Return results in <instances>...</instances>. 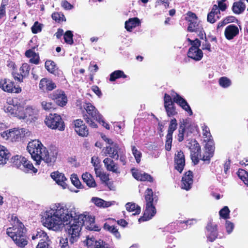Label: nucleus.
Instances as JSON below:
<instances>
[{
	"instance_id": "obj_1",
	"label": "nucleus",
	"mask_w": 248,
	"mask_h": 248,
	"mask_svg": "<svg viewBox=\"0 0 248 248\" xmlns=\"http://www.w3.org/2000/svg\"><path fill=\"white\" fill-rule=\"evenodd\" d=\"M43 224L50 230L58 231L67 225L66 231L71 244L77 241L83 225L90 231H98L100 229L94 224V217L85 212L79 214L74 205L56 203L47 209L43 217Z\"/></svg>"
},
{
	"instance_id": "obj_2",
	"label": "nucleus",
	"mask_w": 248,
	"mask_h": 248,
	"mask_svg": "<svg viewBox=\"0 0 248 248\" xmlns=\"http://www.w3.org/2000/svg\"><path fill=\"white\" fill-rule=\"evenodd\" d=\"M27 149L31 158L36 162V165H39L42 161H44L51 165L55 161L57 155L56 150L48 151L38 140L29 142Z\"/></svg>"
},
{
	"instance_id": "obj_3",
	"label": "nucleus",
	"mask_w": 248,
	"mask_h": 248,
	"mask_svg": "<svg viewBox=\"0 0 248 248\" xmlns=\"http://www.w3.org/2000/svg\"><path fill=\"white\" fill-rule=\"evenodd\" d=\"M146 207L143 216L139 219L140 222L146 221L151 219L156 214L155 205L157 202L158 198L155 194H154L151 188H147L145 192Z\"/></svg>"
},
{
	"instance_id": "obj_4",
	"label": "nucleus",
	"mask_w": 248,
	"mask_h": 248,
	"mask_svg": "<svg viewBox=\"0 0 248 248\" xmlns=\"http://www.w3.org/2000/svg\"><path fill=\"white\" fill-rule=\"evenodd\" d=\"M83 107L88 114L83 116L84 120L91 127L96 128L97 124L93 121H100L101 115L91 103L85 102L83 104Z\"/></svg>"
},
{
	"instance_id": "obj_5",
	"label": "nucleus",
	"mask_w": 248,
	"mask_h": 248,
	"mask_svg": "<svg viewBox=\"0 0 248 248\" xmlns=\"http://www.w3.org/2000/svg\"><path fill=\"white\" fill-rule=\"evenodd\" d=\"M45 122L48 127L52 129H58L60 131L64 129V123L61 116L57 114H49L46 117Z\"/></svg>"
},
{
	"instance_id": "obj_6",
	"label": "nucleus",
	"mask_w": 248,
	"mask_h": 248,
	"mask_svg": "<svg viewBox=\"0 0 248 248\" xmlns=\"http://www.w3.org/2000/svg\"><path fill=\"white\" fill-rule=\"evenodd\" d=\"M13 225L12 227L7 228L6 233L10 237L16 236L19 234L26 233V229L24 224L19 220L16 217H13Z\"/></svg>"
},
{
	"instance_id": "obj_7",
	"label": "nucleus",
	"mask_w": 248,
	"mask_h": 248,
	"mask_svg": "<svg viewBox=\"0 0 248 248\" xmlns=\"http://www.w3.org/2000/svg\"><path fill=\"white\" fill-rule=\"evenodd\" d=\"M38 116V110L35 108L28 106L25 109L22 107L21 114L18 115V118L30 123L36 120Z\"/></svg>"
},
{
	"instance_id": "obj_8",
	"label": "nucleus",
	"mask_w": 248,
	"mask_h": 248,
	"mask_svg": "<svg viewBox=\"0 0 248 248\" xmlns=\"http://www.w3.org/2000/svg\"><path fill=\"white\" fill-rule=\"evenodd\" d=\"M187 21L189 22L187 30L189 32H195L201 30L202 25L200 24L196 15L192 12H188L186 17Z\"/></svg>"
},
{
	"instance_id": "obj_9",
	"label": "nucleus",
	"mask_w": 248,
	"mask_h": 248,
	"mask_svg": "<svg viewBox=\"0 0 248 248\" xmlns=\"http://www.w3.org/2000/svg\"><path fill=\"white\" fill-rule=\"evenodd\" d=\"M30 133L28 129L24 128L11 129V134H10V140L12 142L18 141L22 138L29 136Z\"/></svg>"
},
{
	"instance_id": "obj_10",
	"label": "nucleus",
	"mask_w": 248,
	"mask_h": 248,
	"mask_svg": "<svg viewBox=\"0 0 248 248\" xmlns=\"http://www.w3.org/2000/svg\"><path fill=\"white\" fill-rule=\"evenodd\" d=\"M177 126V121L175 119H173L170 121L168 130V133L166 136V140L165 144V149L169 151L171 148V143L172 141V134L173 132L176 129Z\"/></svg>"
},
{
	"instance_id": "obj_11",
	"label": "nucleus",
	"mask_w": 248,
	"mask_h": 248,
	"mask_svg": "<svg viewBox=\"0 0 248 248\" xmlns=\"http://www.w3.org/2000/svg\"><path fill=\"white\" fill-rule=\"evenodd\" d=\"M188 144H191V145L187 146L191 150V157L194 164H198L199 162V156L200 155L201 148L199 144L195 140H191Z\"/></svg>"
},
{
	"instance_id": "obj_12",
	"label": "nucleus",
	"mask_w": 248,
	"mask_h": 248,
	"mask_svg": "<svg viewBox=\"0 0 248 248\" xmlns=\"http://www.w3.org/2000/svg\"><path fill=\"white\" fill-rule=\"evenodd\" d=\"M122 149L117 144L114 143L107 146L103 151L105 155H108L112 158L118 159V154Z\"/></svg>"
},
{
	"instance_id": "obj_13",
	"label": "nucleus",
	"mask_w": 248,
	"mask_h": 248,
	"mask_svg": "<svg viewBox=\"0 0 248 248\" xmlns=\"http://www.w3.org/2000/svg\"><path fill=\"white\" fill-rule=\"evenodd\" d=\"M172 96L174 102L186 111L189 115L191 116L192 115L193 112L190 107L184 98L176 93L175 95H172Z\"/></svg>"
},
{
	"instance_id": "obj_14",
	"label": "nucleus",
	"mask_w": 248,
	"mask_h": 248,
	"mask_svg": "<svg viewBox=\"0 0 248 248\" xmlns=\"http://www.w3.org/2000/svg\"><path fill=\"white\" fill-rule=\"evenodd\" d=\"M75 131L80 136L86 137L89 134L88 129L83 122L78 119L74 122Z\"/></svg>"
},
{
	"instance_id": "obj_15",
	"label": "nucleus",
	"mask_w": 248,
	"mask_h": 248,
	"mask_svg": "<svg viewBox=\"0 0 248 248\" xmlns=\"http://www.w3.org/2000/svg\"><path fill=\"white\" fill-rule=\"evenodd\" d=\"M20 74L13 73V77L16 80L22 82L23 79L27 77L29 74L30 66L28 64L23 63L19 69Z\"/></svg>"
},
{
	"instance_id": "obj_16",
	"label": "nucleus",
	"mask_w": 248,
	"mask_h": 248,
	"mask_svg": "<svg viewBox=\"0 0 248 248\" xmlns=\"http://www.w3.org/2000/svg\"><path fill=\"white\" fill-rule=\"evenodd\" d=\"M206 236L207 240L213 242L217 237V225L212 222L208 223L206 226Z\"/></svg>"
},
{
	"instance_id": "obj_17",
	"label": "nucleus",
	"mask_w": 248,
	"mask_h": 248,
	"mask_svg": "<svg viewBox=\"0 0 248 248\" xmlns=\"http://www.w3.org/2000/svg\"><path fill=\"white\" fill-rule=\"evenodd\" d=\"M174 162L176 165L175 169L181 173L185 165V156L182 151H177L175 154Z\"/></svg>"
},
{
	"instance_id": "obj_18",
	"label": "nucleus",
	"mask_w": 248,
	"mask_h": 248,
	"mask_svg": "<svg viewBox=\"0 0 248 248\" xmlns=\"http://www.w3.org/2000/svg\"><path fill=\"white\" fill-rule=\"evenodd\" d=\"M193 182L192 172L189 170L186 172L184 176L182 177L181 184L182 188L186 190H189L191 188Z\"/></svg>"
},
{
	"instance_id": "obj_19",
	"label": "nucleus",
	"mask_w": 248,
	"mask_h": 248,
	"mask_svg": "<svg viewBox=\"0 0 248 248\" xmlns=\"http://www.w3.org/2000/svg\"><path fill=\"white\" fill-rule=\"evenodd\" d=\"M193 182L192 172L189 170L186 172L184 176L182 177L181 184L182 188L186 190H189L191 188Z\"/></svg>"
},
{
	"instance_id": "obj_20",
	"label": "nucleus",
	"mask_w": 248,
	"mask_h": 248,
	"mask_svg": "<svg viewBox=\"0 0 248 248\" xmlns=\"http://www.w3.org/2000/svg\"><path fill=\"white\" fill-rule=\"evenodd\" d=\"M206 143L205 145V150H206V154H208V156L205 155L203 157V160L204 161L209 162L211 158L213 156L214 152V144L212 140H204Z\"/></svg>"
},
{
	"instance_id": "obj_21",
	"label": "nucleus",
	"mask_w": 248,
	"mask_h": 248,
	"mask_svg": "<svg viewBox=\"0 0 248 248\" xmlns=\"http://www.w3.org/2000/svg\"><path fill=\"white\" fill-rule=\"evenodd\" d=\"M39 88L44 92L52 91L56 88L55 84L51 80L46 78H42L39 84Z\"/></svg>"
},
{
	"instance_id": "obj_22",
	"label": "nucleus",
	"mask_w": 248,
	"mask_h": 248,
	"mask_svg": "<svg viewBox=\"0 0 248 248\" xmlns=\"http://www.w3.org/2000/svg\"><path fill=\"white\" fill-rule=\"evenodd\" d=\"M53 99L56 103L60 106H64L67 102V98L64 92L62 91H57L53 94Z\"/></svg>"
},
{
	"instance_id": "obj_23",
	"label": "nucleus",
	"mask_w": 248,
	"mask_h": 248,
	"mask_svg": "<svg viewBox=\"0 0 248 248\" xmlns=\"http://www.w3.org/2000/svg\"><path fill=\"white\" fill-rule=\"evenodd\" d=\"M103 163L108 171H112L117 174L120 173L118 164L115 163L111 158L108 157L106 158L103 160Z\"/></svg>"
},
{
	"instance_id": "obj_24",
	"label": "nucleus",
	"mask_w": 248,
	"mask_h": 248,
	"mask_svg": "<svg viewBox=\"0 0 248 248\" xmlns=\"http://www.w3.org/2000/svg\"><path fill=\"white\" fill-rule=\"evenodd\" d=\"M51 178L63 189L66 188L67 184L65 181L67 180L64 174L58 171L53 172L51 174Z\"/></svg>"
},
{
	"instance_id": "obj_25",
	"label": "nucleus",
	"mask_w": 248,
	"mask_h": 248,
	"mask_svg": "<svg viewBox=\"0 0 248 248\" xmlns=\"http://www.w3.org/2000/svg\"><path fill=\"white\" fill-rule=\"evenodd\" d=\"M239 33V29L238 27L233 24L228 26L224 31L225 37L228 40H232Z\"/></svg>"
},
{
	"instance_id": "obj_26",
	"label": "nucleus",
	"mask_w": 248,
	"mask_h": 248,
	"mask_svg": "<svg viewBox=\"0 0 248 248\" xmlns=\"http://www.w3.org/2000/svg\"><path fill=\"white\" fill-rule=\"evenodd\" d=\"M187 56L196 61L201 60L203 57V53L201 49L194 46H191L187 53Z\"/></svg>"
},
{
	"instance_id": "obj_27",
	"label": "nucleus",
	"mask_w": 248,
	"mask_h": 248,
	"mask_svg": "<svg viewBox=\"0 0 248 248\" xmlns=\"http://www.w3.org/2000/svg\"><path fill=\"white\" fill-rule=\"evenodd\" d=\"M16 245L21 248H24L28 244L27 237L26 233L11 237Z\"/></svg>"
},
{
	"instance_id": "obj_28",
	"label": "nucleus",
	"mask_w": 248,
	"mask_h": 248,
	"mask_svg": "<svg viewBox=\"0 0 248 248\" xmlns=\"http://www.w3.org/2000/svg\"><path fill=\"white\" fill-rule=\"evenodd\" d=\"M220 11L217 5H214L211 11L207 15V21L211 23H215L219 18Z\"/></svg>"
},
{
	"instance_id": "obj_29",
	"label": "nucleus",
	"mask_w": 248,
	"mask_h": 248,
	"mask_svg": "<svg viewBox=\"0 0 248 248\" xmlns=\"http://www.w3.org/2000/svg\"><path fill=\"white\" fill-rule=\"evenodd\" d=\"M114 220L108 219L107 222L104 223L103 228L105 230H107L112 233L116 238L120 239L121 238V234L118 232V230L113 225H111L109 221H113Z\"/></svg>"
},
{
	"instance_id": "obj_30",
	"label": "nucleus",
	"mask_w": 248,
	"mask_h": 248,
	"mask_svg": "<svg viewBox=\"0 0 248 248\" xmlns=\"http://www.w3.org/2000/svg\"><path fill=\"white\" fill-rule=\"evenodd\" d=\"M10 156L8 150L3 146L0 145V165H4Z\"/></svg>"
},
{
	"instance_id": "obj_31",
	"label": "nucleus",
	"mask_w": 248,
	"mask_h": 248,
	"mask_svg": "<svg viewBox=\"0 0 248 248\" xmlns=\"http://www.w3.org/2000/svg\"><path fill=\"white\" fill-rule=\"evenodd\" d=\"M22 110V107L16 106L12 105H8L4 108V111L6 112H8L9 114L13 116L16 117L18 118V115L21 114Z\"/></svg>"
},
{
	"instance_id": "obj_32",
	"label": "nucleus",
	"mask_w": 248,
	"mask_h": 248,
	"mask_svg": "<svg viewBox=\"0 0 248 248\" xmlns=\"http://www.w3.org/2000/svg\"><path fill=\"white\" fill-rule=\"evenodd\" d=\"M140 24V20L137 17L130 18L125 22V28L128 31L138 26Z\"/></svg>"
},
{
	"instance_id": "obj_33",
	"label": "nucleus",
	"mask_w": 248,
	"mask_h": 248,
	"mask_svg": "<svg viewBox=\"0 0 248 248\" xmlns=\"http://www.w3.org/2000/svg\"><path fill=\"white\" fill-rule=\"evenodd\" d=\"M0 88L4 91L12 93L14 91V84L10 80L1 79L0 80Z\"/></svg>"
},
{
	"instance_id": "obj_34",
	"label": "nucleus",
	"mask_w": 248,
	"mask_h": 248,
	"mask_svg": "<svg viewBox=\"0 0 248 248\" xmlns=\"http://www.w3.org/2000/svg\"><path fill=\"white\" fill-rule=\"evenodd\" d=\"M32 240L39 239V242H43L48 240V236L46 232L41 229H37L35 234L32 235Z\"/></svg>"
},
{
	"instance_id": "obj_35",
	"label": "nucleus",
	"mask_w": 248,
	"mask_h": 248,
	"mask_svg": "<svg viewBox=\"0 0 248 248\" xmlns=\"http://www.w3.org/2000/svg\"><path fill=\"white\" fill-rule=\"evenodd\" d=\"M25 55L28 58H30V62L32 63L37 64L39 61V56L32 49L27 50L25 53Z\"/></svg>"
},
{
	"instance_id": "obj_36",
	"label": "nucleus",
	"mask_w": 248,
	"mask_h": 248,
	"mask_svg": "<svg viewBox=\"0 0 248 248\" xmlns=\"http://www.w3.org/2000/svg\"><path fill=\"white\" fill-rule=\"evenodd\" d=\"M26 158L21 155H16L12 158V161L14 166L21 169Z\"/></svg>"
},
{
	"instance_id": "obj_37",
	"label": "nucleus",
	"mask_w": 248,
	"mask_h": 248,
	"mask_svg": "<svg viewBox=\"0 0 248 248\" xmlns=\"http://www.w3.org/2000/svg\"><path fill=\"white\" fill-rule=\"evenodd\" d=\"M245 8V4L242 1L234 2L232 7V11L236 14H241L244 11Z\"/></svg>"
},
{
	"instance_id": "obj_38",
	"label": "nucleus",
	"mask_w": 248,
	"mask_h": 248,
	"mask_svg": "<svg viewBox=\"0 0 248 248\" xmlns=\"http://www.w3.org/2000/svg\"><path fill=\"white\" fill-rule=\"evenodd\" d=\"M82 178L83 181L89 187H94L95 186V182L92 176L90 173L87 172L83 173L82 175Z\"/></svg>"
},
{
	"instance_id": "obj_39",
	"label": "nucleus",
	"mask_w": 248,
	"mask_h": 248,
	"mask_svg": "<svg viewBox=\"0 0 248 248\" xmlns=\"http://www.w3.org/2000/svg\"><path fill=\"white\" fill-rule=\"evenodd\" d=\"M126 210L129 212H134L132 215H138L141 211L140 207L134 203L128 202L125 205Z\"/></svg>"
},
{
	"instance_id": "obj_40",
	"label": "nucleus",
	"mask_w": 248,
	"mask_h": 248,
	"mask_svg": "<svg viewBox=\"0 0 248 248\" xmlns=\"http://www.w3.org/2000/svg\"><path fill=\"white\" fill-rule=\"evenodd\" d=\"M45 67L48 72L52 74L55 75L59 74L55 62L52 61H46L45 62Z\"/></svg>"
},
{
	"instance_id": "obj_41",
	"label": "nucleus",
	"mask_w": 248,
	"mask_h": 248,
	"mask_svg": "<svg viewBox=\"0 0 248 248\" xmlns=\"http://www.w3.org/2000/svg\"><path fill=\"white\" fill-rule=\"evenodd\" d=\"M127 76L124 74V72L121 70H116L110 74L109 80L110 81H114L117 79L123 78H126Z\"/></svg>"
},
{
	"instance_id": "obj_42",
	"label": "nucleus",
	"mask_w": 248,
	"mask_h": 248,
	"mask_svg": "<svg viewBox=\"0 0 248 248\" xmlns=\"http://www.w3.org/2000/svg\"><path fill=\"white\" fill-rule=\"evenodd\" d=\"M21 170L26 172L31 171L34 173H36L37 171V170L33 167L32 164L27 159L24 162L23 166Z\"/></svg>"
},
{
	"instance_id": "obj_43",
	"label": "nucleus",
	"mask_w": 248,
	"mask_h": 248,
	"mask_svg": "<svg viewBox=\"0 0 248 248\" xmlns=\"http://www.w3.org/2000/svg\"><path fill=\"white\" fill-rule=\"evenodd\" d=\"M92 202L96 206L100 207H107L110 205L108 202H107L103 200L97 198L93 197L91 200Z\"/></svg>"
},
{
	"instance_id": "obj_44",
	"label": "nucleus",
	"mask_w": 248,
	"mask_h": 248,
	"mask_svg": "<svg viewBox=\"0 0 248 248\" xmlns=\"http://www.w3.org/2000/svg\"><path fill=\"white\" fill-rule=\"evenodd\" d=\"M237 174L238 177L248 186V172L243 169H239Z\"/></svg>"
},
{
	"instance_id": "obj_45",
	"label": "nucleus",
	"mask_w": 248,
	"mask_h": 248,
	"mask_svg": "<svg viewBox=\"0 0 248 248\" xmlns=\"http://www.w3.org/2000/svg\"><path fill=\"white\" fill-rule=\"evenodd\" d=\"M131 150L137 163H139L141 160V153L134 145L131 146Z\"/></svg>"
},
{
	"instance_id": "obj_46",
	"label": "nucleus",
	"mask_w": 248,
	"mask_h": 248,
	"mask_svg": "<svg viewBox=\"0 0 248 248\" xmlns=\"http://www.w3.org/2000/svg\"><path fill=\"white\" fill-rule=\"evenodd\" d=\"M219 84L224 88H228L231 85V80L226 77H223L219 79Z\"/></svg>"
},
{
	"instance_id": "obj_47",
	"label": "nucleus",
	"mask_w": 248,
	"mask_h": 248,
	"mask_svg": "<svg viewBox=\"0 0 248 248\" xmlns=\"http://www.w3.org/2000/svg\"><path fill=\"white\" fill-rule=\"evenodd\" d=\"M186 125L184 123V120H183V123L181 124L179 126V133L178 134V140L179 142L182 141L184 139V133L185 131Z\"/></svg>"
},
{
	"instance_id": "obj_48",
	"label": "nucleus",
	"mask_w": 248,
	"mask_h": 248,
	"mask_svg": "<svg viewBox=\"0 0 248 248\" xmlns=\"http://www.w3.org/2000/svg\"><path fill=\"white\" fill-rule=\"evenodd\" d=\"M73 35L71 31H66L64 34V39L65 43L69 45L72 44L73 43Z\"/></svg>"
},
{
	"instance_id": "obj_49",
	"label": "nucleus",
	"mask_w": 248,
	"mask_h": 248,
	"mask_svg": "<svg viewBox=\"0 0 248 248\" xmlns=\"http://www.w3.org/2000/svg\"><path fill=\"white\" fill-rule=\"evenodd\" d=\"M164 107L168 116L170 117L173 116L176 113L175 108L174 107V103Z\"/></svg>"
},
{
	"instance_id": "obj_50",
	"label": "nucleus",
	"mask_w": 248,
	"mask_h": 248,
	"mask_svg": "<svg viewBox=\"0 0 248 248\" xmlns=\"http://www.w3.org/2000/svg\"><path fill=\"white\" fill-rule=\"evenodd\" d=\"M230 212V210L228 206H224L220 210L219 214L220 217L223 218L227 219L229 218Z\"/></svg>"
},
{
	"instance_id": "obj_51",
	"label": "nucleus",
	"mask_w": 248,
	"mask_h": 248,
	"mask_svg": "<svg viewBox=\"0 0 248 248\" xmlns=\"http://www.w3.org/2000/svg\"><path fill=\"white\" fill-rule=\"evenodd\" d=\"M139 181H148L149 182H153V179L151 176L145 172L141 171L140 178L138 177Z\"/></svg>"
},
{
	"instance_id": "obj_52",
	"label": "nucleus",
	"mask_w": 248,
	"mask_h": 248,
	"mask_svg": "<svg viewBox=\"0 0 248 248\" xmlns=\"http://www.w3.org/2000/svg\"><path fill=\"white\" fill-rule=\"evenodd\" d=\"M202 134L204 138V140H210L211 138V135L209 131V128L204 124L202 126Z\"/></svg>"
},
{
	"instance_id": "obj_53",
	"label": "nucleus",
	"mask_w": 248,
	"mask_h": 248,
	"mask_svg": "<svg viewBox=\"0 0 248 248\" xmlns=\"http://www.w3.org/2000/svg\"><path fill=\"white\" fill-rule=\"evenodd\" d=\"M118 154V159L123 165L126 164V157L125 155V151L124 149H122Z\"/></svg>"
},
{
	"instance_id": "obj_54",
	"label": "nucleus",
	"mask_w": 248,
	"mask_h": 248,
	"mask_svg": "<svg viewBox=\"0 0 248 248\" xmlns=\"http://www.w3.org/2000/svg\"><path fill=\"white\" fill-rule=\"evenodd\" d=\"M41 105L43 109L46 110H50L54 108V106L50 102L43 101L41 103Z\"/></svg>"
},
{
	"instance_id": "obj_55",
	"label": "nucleus",
	"mask_w": 248,
	"mask_h": 248,
	"mask_svg": "<svg viewBox=\"0 0 248 248\" xmlns=\"http://www.w3.org/2000/svg\"><path fill=\"white\" fill-rule=\"evenodd\" d=\"M42 30V25L37 21L35 22L31 27V31L33 33H37Z\"/></svg>"
},
{
	"instance_id": "obj_56",
	"label": "nucleus",
	"mask_w": 248,
	"mask_h": 248,
	"mask_svg": "<svg viewBox=\"0 0 248 248\" xmlns=\"http://www.w3.org/2000/svg\"><path fill=\"white\" fill-rule=\"evenodd\" d=\"M204 38H205L204 42H203L202 43V49L207 50L209 52L212 51L211 48V45L208 41V40L206 38V37L205 36H204Z\"/></svg>"
},
{
	"instance_id": "obj_57",
	"label": "nucleus",
	"mask_w": 248,
	"mask_h": 248,
	"mask_svg": "<svg viewBox=\"0 0 248 248\" xmlns=\"http://www.w3.org/2000/svg\"><path fill=\"white\" fill-rule=\"evenodd\" d=\"M71 180L72 183L77 187H79L80 186V182L78 180L77 175L73 174L71 175Z\"/></svg>"
},
{
	"instance_id": "obj_58",
	"label": "nucleus",
	"mask_w": 248,
	"mask_h": 248,
	"mask_svg": "<svg viewBox=\"0 0 248 248\" xmlns=\"http://www.w3.org/2000/svg\"><path fill=\"white\" fill-rule=\"evenodd\" d=\"M226 231L228 234L231 233L234 228V224L230 221H226L225 224Z\"/></svg>"
},
{
	"instance_id": "obj_59",
	"label": "nucleus",
	"mask_w": 248,
	"mask_h": 248,
	"mask_svg": "<svg viewBox=\"0 0 248 248\" xmlns=\"http://www.w3.org/2000/svg\"><path fill=\"white\" fill-rule=\"evenodd\" d=\"M49 240L43 242H39L36 248H52L48 243Z\"/></svg>"
},
{
	"instance_id": "obj_60",
	"label": "nucleus",
	"mask_w": 248,
	"mask_h": 248,
	"mask_svg": "<svg viewBox=\"0 0 248 248\" xmlns=\"http://www.w3.org/2000/svg\"><path fill=\"white\" fill-rule=\"evenodd\" d=\"M164 106L167 105H170V104H172L174 103L172 101V98L171 96L167 93H165L164 95Z\"/></svg>"
},
{
	"instance_id": "obj_61",
	"label": "nucleus",
	"mask_w": 248,
	"mask_h": 248,
	"mask_svg": "<svg viewBox=\"0 0 248 248\" xmlns=\"http://www.w3.org/2000/svg\"><path fill=\"white\" fill-rule=\"evenodd\" d=\"M187 41L190 43L191 46H194L197 48H199V46H201V42L198 39L192 41L189 38L187 39Z\"/></svg>"
},
{
	"instance_id": "obj_62",
	"label": "nucleus",
	"mask_w": 248,
	"mask_h": 248,
	"mask_svg": "<svg viewBox=\"0 0 248 248\" xmlns=\"http://www.w3.org/2000/svg\"><path fill=\"white\" fill-rule=\"evenodd\" d=\"M226 0H220L218 1V8L222 11H225L227 8V5L225 3Z\"/></svg>"
},
{
	"instance_id": "obj_63",
	"label": "nucleus",
	"mask_w": 248,
	"mask_h": 248,
	"mask_svg": "<svg viewBox=\"0 0 248 248\" xmlns=\"http://www.w3.org/2000/svg\"><path fill=\"white\" fill-rule=\"evenodd\" d=\"M131 171L132 172V176L134 177V178L136 180L139 181V179L138 178V177L140 178L141 171H139V170L135 169L134 168H132L131 170Z\"/></svg>"
},
{
	"instance_id": "obj_64",
	"label": "nucleus",
	"mask_w": 248,
	"mask_h": 248,
	"mask_svg": "<svg viewBox=\"0 0 248 248\" xmlns=\"http://www.w3.org/2000/svg\"><path fill=\"white\" fill-rule=\"evenodd\" d=\"M60 245L61 246V248H69L68 244L67 238H60Z\"/></svg>"
}]
</instances>
